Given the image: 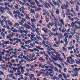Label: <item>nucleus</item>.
Segmentation results:
<instances>
[{"instance_id":"nucleus-1","label":"nucleus","mask_w":80,"mask_h":80,"mask_svg":"<svg viewBox=\"0 0 80 80\" xmlns=\"http://www.w3.org/2000/svg\"><path fill=\"white\" fill-rule=\"evenodd\" d=\"M71 25L72 27V28H71L72 32H73V31H74V28H76V29L78 28V27H77V26L76 25V23L73 22H72Z\"/></svg>"},{"instance_id":"nucleus-2","label":"nucleus","mask_w":80,"mask_h":80,"mask_svg":"<svg viewBox=\"0 0 80 80\" xmlns=\"http://www.w3.org/2000/svg\"><path fill=\"white\" fill-rule=\"evenodd\" d=\"M45 3H44V4H43V5L45 8H47L48 9L49 8H51V7L49 3H48L47 2H45Z\"/></svg>"},{"instance_id":"nucleus-3","label":"nucleus","mask_w":80,"mask_h":80,"mask_svg":"<svg viewBox=\"0 0 80 80\" xmlns=\"http://www.w3.org/2000/svg\"><path fill=\"white\" fill-rule=\"evenodd\" d=\"M69 6L68 4L65 5V4H64L63 5V6H61V7L62 9V10H63L64 9L65 10H67V8H68Z\"/></svg>"},{"instance_id":"nucleus-4","label":"nucleus","mask_w":80,"mask_h":80,"mask_svg":"<svg viewBox=\"0 0 80 80\" xmlns=\"http://www.w3.org/2000/svg\"><path fill=\"white\" fill-rule=\"evenodd\" d=\"M24 27H25L26 28H28V29H30L31 28V27L29 26V25H28L27 23H25L24 25Z\"/></svg>"},{"instance_id":"nucleus-5","label":"nucleus","mask_w":80,"mask_h":80,"mask_svg":"<svg viewBox=\"0 0 80 80\" xmlns=\"http://www.w3.org/2000/svg\"><path fill=\"white\" fill-rule=\"evenodd\" d=\"M42 30L43 31H44V32L46 33H47V32H47V31L48 30V29H47V28H42Z\"/></svg>"},{"instance_id":"nucleus-6","label":"nucleus","mask_w":80,"mask_h":80,"mask_svg":"<svg viewBox=\"0 0 80 80\" xmlns=\"http://www.w3.org/2000/svg\"><path fill=\"white\" fill-rule=\"evenodd\" d=\"M39 60L41 62H44L45 61V60L44 59H43L42 57H41L39 58Z\"/></svg>"},{"instance_id":"nucleus-7","label":"nucleus","mask_w":80,"mask_h":80,"mask_svg":"<svg viewBox=\"0 0 80 80\" xmlns=\"http://www.w3.org/2000/svg\"><path fill=\"white\" fill-rule=\"evenodd\" d=\"M60 22H61V24H62L63 26H65V23L64 22V21L62 19H61L59 20Z\"/></svg>"},{"instance_id":"nucleus-8","label":"nucleus","mask_w":80,"mask_h":80,"mask_svg":"<svg viewBox=\"0 0 80 80\" xmlns=\"http://www.w3.org/2000/svg\"><path fill=\"white\" fill-rule=\"evenodd\" d=\"M35 77V75L33 74H31V76L30 77V80H32V78H34Z\"/></svg>"},{"instance_id":"nucleus-9","label":"nucleus","mask_w":80,"mask_h":80,"mask_svg":"<svg viewBox=\"0 0 80 80\" xmlns=\"http://www.w3.org/2000/svg\"><path fill=\"white\" fill-rule=\"evenodd\" d=\"M14 27H16V28H19V24L17 22L15 23V25H14Z\"/></svg>"},{"instance_id":"nucleus-10","label":"nucleus","mask_w":80,"mask_h":80,"mask_svg":"<svg viewBox=\"0 0 80 80\" xmlns=\"http://www.w3.org/2000/svg\"><path fill=\"white\" fill-rule=\"evenodd\" d=\"M12 68L13 70H14L15 72H17V70H18L19 69L16 68H13V67H12Z\"/></svg>"},{"instance_id":"nucleus-11","label":"nucleus","mask_w":80,"mask_h":80,"mask_svg":"<svg viewBox=\"0 0 80 80\" xmlns=\"http://www.w3.org/2000/svg\"><path fill=\"white\" fill-rule=\"evenodd\" d=\"M30 12L31 13H35V11H34V10L33 9L32 10V9H31L30 10Z\"/></svg>"},{"instance_id":"nucleus-12","label":"nucleus","mask_w":80,"mask_h":80,"mask_svg":"<svg viewBox=\"0 0 80 80\" xmlns=\"http://www.w3.org/2000/svg\"><path fill=\"white\" fill-rule=\"evenodd\" d=\"M31 37L32 38H34V37H35V35L32 32H31Z\"/></svg>"},{"instance_id":"nucleus-13","label":"nucleus","mask_w":80,"mask_h":80,"mask_svg":"<svg viewBox=\"0 0 80 80\" xmlns=\"http://www.w3.org/2000/svg\"><path fill=\"white\" fill-rule=\"evenodd\" d=\"M54 25V23L53 22H52V23H50V22H49L48 23V25H51V27H53V25Z\"/></svg>"},{"instance_id":"nucleus-14","label":"nucleus","mask_w":80,"mask_h":80,"mask_svg":"<svg viewBox=\"0 0 80 80\" xmlns=\"http://www.w3.org/2000/svg\"><path fill=\"white\" fill-rule=\"evenodd\" d=\"M11 36V37H14L15 35V34L14 33V32H12V33H10V34H9Z\"/></svg>"},{"instance_id":"nucleus-15","label":"nucleus","mask_w":80,"mask_h":80,"mask_svg":"<svg viewBox=\"0 0 80 80\" xmlns=\"http://www.w3.org/2000/svg\"><path fill=\"white\" fill-rule=\"evenodd\" d=\"M52 62L53 63V64H54V65H56V66H58L60 64H58V63H56L55 61H52Z\"/></svg>"},{"instance_id":"nucleus-16","label":"nucleus","mask_w":80,"mask_h":80,"mask_svg":"<svg viewBox=\"0 0 80 80\" xmlns=\"http://www.w3.org/2000/svg\"><path fill=\"white\" fill-rule=\"evenodd\" d=\"M14 40V41H15V40H17V41H18V42H21V41H22V40L21 39H19L18 38H14V39H13Z\"/></svg>"},{"instance_id":"nucleus-17","label":"nucleus","mask_w":80,"mask_h":80,"mask_svg":"<svg viewBox=\"0 0 80 80\" xmlns=\"http://www.w3.org/2000/svg\"><path fill=\"white\" fill-rule=\"evenodd\" d=\"M50 75V73H49L47 71L45 74V76L46 77H49Z\"/></svg>"},{"instance_id":"nucleus-18","label":"nucleus","mask_w":80,"mask_h":80,"mask_svg":"<svg viewBox=\"0 0 80 80\" xmlns=\"http://www.w3.org/2000/svg\"><path fill=\"white\" fill-rule=\"evenodd\" d=\"M62 75H63V77H64V78H65V79H67V76L66 75H65V73H62Z\"/></svg>"},{"instance_id":"nucleus-19","label":"nucleus","mask_w":80,"mask_h":80,"mask_svg":"<svg viewBox=\"0 0 80 80\" xmlns=\"http://www.w3.org/2000/svg\"><path fill=\"white\" fill-rule=\"evenodd\" d=\"M9 43H10L9 41H8L7 42L5 41L3 42V43L5 45H7L8 44H9Z\"/></svg>"},{"instance_id":"nucleus-20","label":"nucleus","mask_w":80,"mask_h":80,"mask_svg":"<svg viewBox=\"0 0 80 80\" xmlns=\"http://www.w3.org/2000/svg\"><path fill=\"white\" fill-rule=\"evenodd\" d=\"M52 3L54 5H57V3L55 1L52 0Z\"/></svg>"},{"instance_id":"nucleus-21","label":"nucleus","mask_w":80,"mask_h":80,"mask_svg":"<svg viewBox=\"0 0 80 80\" xmlns=\"http://www.w3.org/2000/svg\"><path fill=\"white\" fill-rule=\"evenodd\" d=\"M49 12H50V13H51L52 17H54V15H53V12H52L51 11H49Z\"/></svg>"},{"instance_id":"nucleus-22","label":"nucleus","mask_w":80,"mask_h":80,"mask_svg":"<svg viewBox=\"0 0 80 80\" xmlns=\"http://www.w3.org/2000/svg\"><path fill=\"white\" fill-rule=\"evenodd\" d=\"M36 37L38 40H42V39H41V38H40V37L38 36V35H36Z\"/></svg>"},{"instance_id":"nucleus-23","label":"nucleus","mask_w":80,"mask_h":80,"mask_svg":"<svg viewBox=\"0 0 80 80\" xmlns=\"http://www.w3.org/2000/svg\"><path fill=\"white\" fill-rule=\"evenodd\" d=\"M56 10H57V11H56V14H57V15H59V13L60 12L59 11V10H58V9H57Z\"/></svg>"},{"instance_id":"nucleus-24","label":"nucleus","mask_w":80,"mask_h":80,"mask_svg":"<svg viewBox=\"0 0 80 80\" xmlns=\"http://www.w3.org/2000/svg\"><path fill=\"white\" fill-rule=\"evenodd\" d=\"M44 53V55L45 56H46V57H48V54H47L45 53V52L44 51L43 52Z\"/></svg>"},{"instance_id":"nucleus-25","label":"nucleus","mask_w":80,"mask_h":80,"mask_svg":"<svg viewBox=\"0 0 80 80\" xmlns=\"http://www.w3.org/2000/svg\"><path fill=\"white\" fill-rule=\"evenodd\" d=\"M35 2L36 3V4H38V5H40V2L38 1L37 0H35Z\"/></svg>"},{"instance_id":"nucleus-26","label":"nucleus","mask_w":80,"mask_h":80,"mask_svg":"<svg viewBox=\"0 0 80 80\" xmlns=\"http://www.w3.org/2000/svg\"><path fill=\"white\" fill-rule=\"evenodd\" d=\"M8 25H10V26H13V23H12V21H11L10 23H8Z\"/></svg>"},{"instance_id":"nucleus-27","label":"nucleus","mask_w":80,"mask_h":80,"mask_svg":"<svg viewBox=\"0 0 80 80\" xmlns=\"http://www.w3.org/2000/svg\"><path fill=\"white\" fill-rule=\"evenodd\" d=\"M28 50L30 51L31 52H34V50H33V49H28Z\"/></svg>"},{"instance_id":"nucleus-28","label":"nucleus","mask_w":80,"mask_h":80,"mask_svg":"<svg viewBox=\"0 0 80 80\" xmlns=\"http://www.w3.org/2000/svg\"><path fill=\"white\" fill-rule=\"evenodd\" d=\"M0 75H4V73L3 72H2V71H0Z\"/></svg>"},{"instance_id":"nucleus-29","label":"nucleus","mask_w":80,"mask_h":80,"mask_svg":"<svg viewBox=\"0 0 80 80\" xmlns=\"http://www.w3.org/2000/svg\"><path fill=\"white\" fill-rule=\"evenodd\" d=\"M55 43L57 45H60V42L59 41L56 42H55Z\"/></svg>"},{"instance_id":"nucleus-30","label":"nucleus","mask_w":80,"mask_h":80,"mask_svg":"<svg viewBox=\"0 0 80 80\" xmlns=\"http://www.w3.org/2000/svg\"><path fill=\"white\" fill-rule=\"evenodd\" d=\"M60 36L59 37L61 38H62L63 37V36H62V33H60Z\"/></svg>"},{"instance_id":"nucleus-31","label":"nucleus","mask_w":80,"mask_h":80,"mask_svg":"<svg viewBox=\"0 0 80 80\" xmlns=\"http://www.w3.org/2000/svg\"><path fill=\"white\" fill-rule=\"evenodd\" d=\"M62 50L63 52H65V51H67V49L65 48L64 47H62Z\"/></svg>"},{"instance_id":"nucleus-32","label":"nucleus","mask_w":80,"mask_h":80,"mask_svg":"<svg viewBox=\"0 0 80 80\" xmlns=\"http://www.w3.org/2000/svg\"><path fill=\"white\" fill-rule=\"evenodd\" d=\"M54 68L55 69V70H54L55 71H57V72H58V68H57V67H55V68Z\"/></svg>"},{"instance_id":"nucleus-33","label":"nucleus","mask_w":80,"mask_h":80,"mask_svg":"<svg viewBox=\"0 0 80 80\" xmlns=\"http://www.w3.org/2000/svg\"><path fill=\"white\" fill-rule=\"evenodd\" d=\"M42 74V72H39V73L37 74V76H40V75Z\"/></svg>"},{"instance_id":"nucleus-34","label":"nucleus","mask_w":80,"mask_h":80,"mask_svg":"<svg viewBox=\"0 0 80 80\" xmlns=\"http://www.w3.org/2000/svg\"><path fill=\"white\" fill-rule=\"evenodd\" d=\"M30 3L31 4V5H35V2H32Z\"/></svg>"},{"instance_id":"nucleus-35","label":"nucleus","mask_w":80,"mask_h":80,"mask_svg":"<svg viewBox=\"0 0 80 80\" xmlns=\"http://www.w3.org/2000/svg\"><path fill=\"white\" fill-rule=\"evenodd\" d=\"M47 71H49V72H51H51H54V71H53V70L52 69H47Z\"/></svg>"},{"instance_id":"nucleus-36","label":"nucleus","mask_w":80,"mask_h":80,"mask_svg":"<svg viewBox=\"0 0 80 80\" xmlns=\"http://www.w3.org/2000/svg\"><path fill=\"white\" fill-rule=\"evenodd\" d=\"M19 23L20 25H22V27H24V25L22 24V22H20Z\"/></svg>"},{"instance_id":"nucleus-37","label":"nucleus","mask_w":80,"mask_h":80,"mask_svg":"<svg viewBox=\"0 0 80 80\" xmlns=\"http://www.w3.org/2000/svg\"><path fill=\"white\" fill-rule=\"evenodd\" d=\"M52 78L53 80H55L56 79V78H57V77H56V76H54Z\"/></svg>"},{"instance_id":"nucleus-38","label":"nucleus","mask_w":80,"mask_h":80,"mask_svg":"<svg viewBox=\"0 0 80 80\" xmlns=\"http://www.w3.org/2000/svg\"><path fill=\"white\" fill-rule=\"evenodd\" d=\"M37 6L38 7H42L43 5H40V4H37Z\"/></svg>"},{"instance_id":"nucleus-39","label":"nucleus","mask_w":80,"mask_h":80,"mask_svg":"<svg viewBox=\"0 0 80 80\" xmlns=\"http://www.w3.org/2000/svg\"><path fill=\"white\" fill-rule=\"evenodd\" d=\"M47 52L48 53V54L49 55V56H50L51 55V54H50V52H49L48 51H47Z\"/></svg>"},{"instance_id":"nucleus-40","label":"nucleus","mask_w":80,"mask_h":80,"mask_svg":"<svg viewBox=\"0 0 80 80\" xmlns=\"http://www.w3.org/2000/svg\"><path fill=\"white\" fill-rule=\"evenodd\" d=\"M55 27H58V26L57 25V21H55Z\"/></svg>"},{"instance_id":"nucleus-41","label":"nucleus","mask_w":80,"mask_h":80,"mask_svg":"<svg viewBox=\"0 0 80 80\" xmlns=\"http://www.w3.org/2000/svg\"><path fill=\"white\" fill-rule=\"evenodd\" d=\"M13 14H15V15H16V14H17V13H18V12L15 11H14L13 12Z\"/></svg>"},{"instance_id":"nucleus-42","label":"nucleus","mask_w":80,"mask_h":80,"mask_svg":"<svg viewBox=\"0 0 80 80\" xmlns=\"http://www.w3.org/2000/svg\"><path fill=\"white\" fill-rule=\"evenodd\" d=\"M74 75L75 77H78V72H76L74 74Z\"/></svg>"},{"instance_id":"nucleus-43","label":"nucleus","mask_w":80,"mask_h":80,"mask_svg":"<svg viewBox=\"0 0 80 80\" xmlns=\"http://www.w3.org/2000/svg\"><path fill=\"white\" fill-rule=\"evenodd\" d=\"M15 63V60L12 59V60H11L10 62V63Z\"/></svg>"},{"instance_id":"nucleus-44","label":"nucleus","mask_w":80,"mask_h":80,"mask_svg":"<svg viewBox=\"0 0 80 80\" xmlns=\"http://www.w3.org/2000/svg\"><path fill=\"white\" fill-rule=\"evenodd\" d=\"M26 19H28L29 20H30V18L27 15L26 17Z\"/></svg>"},{"instance_id":"nucleus-45","label":"nucleus","mask_w":80,"mask_h":80,"mask_svg":"<svg viewBox=\"0 0 80 80\" xmlns=\"http://www.w3.org/2000/svg\"><path fill=\"white\" fill-rule=\"evenodd\" d=\"M75 23H77L78 24H80V21H79V22H78V21H76L75 22Z\"/></svg>"},{"instance_id":"nucleus-46","label":"nucleus","mask_w":80,"mask_h":80,"mask_svg":"<svg viewBox=\"0 0 80 80\" xmlns=\"http://www.w3.org/2000/svg\"><path fill=\"white\" fill-rule=\"evenodd\" d=\"M30 7L32 8H36V7L35 6H33L32 5H31Z\"/></svg>"},{"instance_id":"nucleus-47","label":"nucleus","mask_w":80,"mask_h":80,"mask_svg":"<svg viewBox=\"0 0 80 80\" xmlns=\"http://www.w3.org/2000/svg\"><path fill=\"white\" fill-rule=\"evenodd\" d=\"M51 57L52 58H53L54 60H55V61H57V59L55 58H54L53 57V56H51Z\"/></svg>"},{"instance_id":"nucleus-48","label":"nucleus","mask_w":80,"mask_h":80,"mask_svg":"<svg viewBox=\"0 0 80 80\" xmlns=\"http://www.w3.org/2000/svg\"><path fill=\"white\" fill-rule=\"evenodd\" d=\"M12 32H17V29H14V30H12Z\"/></svg>"},{"instance_id":"nucleus-49","label":"nucleus","mask_w":80,"mask_h":80,"mask_svg":"<svg viewBox=\"0 0 80 80\" xmlns=\"http://www.w3.org/2000/svg\"><path fill=\"white\" fill-rule=\"evenodd\" d=\"M7 12L9 14H10L11 15H12V13H11V12H10L9 11H7Z\"/></svg>"},{"instance_id":"nucleus-50","label":"nucleus","mask_w":80,"mask_h":80,"mask_svg":"<svg viewBox=\"0 0 80 80\" xmlns=\"http://www.w3.org/2000/svg\"><path fill=\"white\" fill-rule=\"evenodd\" d=\"M58 67H59V68H61V69H63V68H62V66L60 64L59 65Z\"/></svg>"},{"instance_id":"nucleus-51","label":"nucleus","mask_w":80,"mask_h":80,"mask_svg":"<svg viewBox=\"0 0 80 80\" xmlns=\"http://www.w3.org/2000/svg\"><path fill=\"white\" fill-rule=\"evenodd\" d=\"M72 38V35H70L69 37L68 38H69V39H71Z\"/></svg>"},{"instance_id":"nucleus-52","label":"nucleus","mask_w":80,"mask_h":80,"mask_svg":"<svg viewBox=\"0 0 80 80\" xmlns=\"http://www.w3.org/2000/svg\"><path fill=\"white\" fill-rule=\"evenodd\" d=\"M42 65V63H40L39 64V68H41V66Z\"/></svg>"},{"instance_id":"nucleus-53","label":"nucleus","mask_w":80,"mask_h":80,"mask_svg":"<svg viewBox=\"0 0 80 80\" xmlns=\"http://www.w3.org/2000/svg\"><path fill=\"white\" fill-rule=\"evenodd\" d=\"M68 49L69 50H72V48L71 47H68Z\"/></svg>"},{"instance_id":"nucleus-54","label":"nucleus","mask_w":80,"mask_h":80,"mask_svg":"<svg viewBox=\"0 0 80 80\" xmlns=\"http://www.w3.org/2000/svg\"><path fill=\"white\" fill-rule=\"evenodd\" d=\"M65 3H66V4H68V5H70V4H69V3H68V2L67 1H64Z\"/></svg>"},{"instance_id":"nucleus-55","label":"nucleus","mask_w":80,"mask_h":80,"mask_svg":"<svg viewBox=\"0 0 80 80\" xmlns=\"http://www.w3.org/2000/svg\"><path fill=\"white\" fill-rule=\"evenodd\" d=\"M6 28L8 29V30H10V27H9V26L7 25L6 26Z\"/></svg>"},{"instance_id":"nucleus-56","label":"nucleus","mask_w":80,"mask_h":80,"mask_svg":"<svg viewBox=\"0 0 80 80\" xmlns=\"http://www.w3.org/2000/svg\"><path fill=\"white\" fill-rule=\"evenodd\" d=\"M44 46L45 47H46L47 48H50V47L48 45H44Z\"/></svg>"},{"instance_id":"nucleus-57","label":"nucleus","mask_w":80,"mask_h":80,"mask_svg":"<svg viewBox=\"0 0 80 80\" xmlns=\"http://www.w3.org/2000/svg\"><path fill=\"white\" fill-rule=\"evenodd\" d=\"M39 16V14L38 13H37V15H36V18H38V16Z\"/></svg>"},{"instance_id":"nucleus-58","label":"nucleus","mask_w":80,"mask_h":80,"mask_svg":"<svg viewBox=\"0 0 80 80\" xmlns=\"http://www.w3.org/2000/svg\"><path fill=\"white\" fill-rule=\"evenodd\" d=\"M64 42H65V43H68V41H67V39H64Z\"/></svg>"},{"instance_id":"nucleus-59","label":"nucleus","mask_w":80,"mask_h":80,"mask_svg":"<svg viewBox=\"0 0 80 80\" xmlns=\"http://www.w3.org/2000/svg\"><path fill=\"white\" fill-rule=\"evenodd\" d=\"M59 60H60V61L61 62H63V59H62L61 58H59Z\"/></svg>"},{"instance_id":"nucleus-60","label":"nucleus","mask_w":80,"mask_h":80,"mask_svg":"<svg viewBox=\"0 0 80 80\" xmlns=\"http://www.w3.org/2000/svg\"><path fill=\"white\" fill-rule=\"evenodd\" d=\"M17 17H18V16H17V14H15L14 15V17H15L16 20H17Z\"/></svg>"},{"instance_id":"nucleus-61","label":"nucleus","mask_w":80,"mask_h":80,"mask_svg":"<svg viewBox=\"0 0 80 80\" xmlns=\"http://www.w3.org/2000/svg\"><path fill=\"white\" fill-rule=\"evenodd\" d=\"M19 32H20V33H23V30L22 31V30H19Z\"/></svg>"},{"instance_id":"nucleus-62","label":"nucleus","mask_w":80,"mask_h":80,"mask_svg":"<svg viewBox=\"0 0 80 80\" xmlns=\"http://www.w3.org/2000/svg\"><path fill=\"white\" fill-rule=\"evenodd\" d=\"M71 10L72 12H73L74 13H75V12L73 11V8H72Z\"/></svg>"},{"instance_id":"nucleus-63","label":"nucleus","mask_w":80,"mask_h":80,"mask_svg":"<svg viewBox=\"0 0 80 80\" xmlns=\"http://www.w3.org/2000/svg\"><path fill=\"white\" fill-rule=\"evenodd\" d=\"M42 44H43V45H45V41H43L42 42Z\"/></svg>"},{"instance_id":"nucleus-64","label":"nucleus","mask_w":80,"mask_h":80,"mask_svg":"<svg viewBox=\"0 0 80 80\" xmlns=\"http://www.w3.org/2000/svg\"><path fill=\"white\" fill-rule=\"evenodd\" d=\"M22 79H23V78L21 77L18 79V80H21Z\"/></svg>"}]
</instances>
